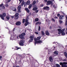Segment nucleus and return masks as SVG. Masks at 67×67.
<instances>
[{"instance_id": "nucleus-63", "label": "nucleus", "mask_w": 67, "mask_h": 67, "mask_svg": "<svg viewBox=\"0 0 67 67\" xmlns=\"http://www.w3.org/2000/svg\"><path fill=\"white\" fill-rule=\"evenodd\" d=\"M66 31H67V28H66Z\"/></svg>"}, {"instance_id": "nucleus-4", "label": "nucleus", "mask_w": 67, "mask_h": 67, "mask_svg": "<svg viewBox=\"0 0 67 67\" xmlns=\"http://www.w3.org/2000/svg\"><path fill=\"white\" fill-rule=\"evenodd\" d=\"M5 16H6V14L5 13H3L2 15L1 14H0V17H1V19L3 20H4V17H5Z\"/></svg>"}, {"instance_id": "nucleus-7", "label": "nucleus", "mask_w": 67, "mask_h": 67, "mask_svg": "<svg viewBox=\"0 0 67 67\" xmlns=\"http://www.w3.org/2000/svg\"><path fill=\"white\" fill-rule=\"evenodd\" d=\"M21 5H19L18 7V12L19 13H20V12H21Z\"/></svg>"}, {"instance_id": "nucleus-13", "label": "nucleus", "mask_w": 67, "mask_h": 67, "mask_svg": "<svg viewBox=\"0 0 67 67\" xmlns=\"http://www.w3.org/2000/svg\"><path fill=\"white\" fill-rule=\"evenodd\" d=\"M15 37L14 36H11L10 37V40H14L15 39Z\"/></svg>"}, {"instance_id": "nucleus-36", "label": "nucleus", "mask_w": 67, "mask_h": 67, "mask_svg": "<svg viewBox=\"0 0 67 67\" xmlns=\"http://www.w3.org/2000/svg\"><path fill=\"white\" fill-rule=\"evenodd\" d=\"M25 22L26 23H28V20H27V19H26L25 20Z\"/></svg>"}, {"instance_id": "nucleus-15", "label": "nucleus", "mask_w": 67, "mask_h": 67, "mask_svg": "<svg viewBox=\"0 0 67 67\" xmlns=\"http://www.w3.org/2000/svg\"><path fill=\"white\" fill-rule=\"evenodd\" d=\"M63 17H64V16L63 15H61L59 18L60 20H62L63 18Z\"/></svg>"}, {"instance_id": "nucleus-31", "label": "nucleus", "mask_w": 67, "mask_h": 67, "mask_svg": "<svg viewBox=\"0 0 67 67\" xmlns=\"http://www.w3.org/2000/svg\"><path fill=\"white\" fill-rule=\"evenodd\" d=\"M25 21V19H23V23H24Z\"/></svg>"}, {"instance_id": "nucleus-47", "label": "nucleus", "mask_w": 67, "mask_h": 67, "mask_svg": "<svg viewBox=\"0 0 67 67\" xmlns=\"http://www.w3.org/2000/svg\"><path fill=\"white\" fill-rule=\"evenodd\" d=\"M14 16H11V18H14Z\"/></svg>"}, {"instance_id": "nucleus-60", "label": "nucleus", "mask_w": 67, "mask_h": 67, "mask_svg": "<svg viewBox=\"0 0 67 67\" xmlns=\"http://www.w3.org/2000/svg\"><path fill=\"white\" fill-rule=\"evenodd\" d=\"M50 29H52V27H51V26L50 27Z\"/></svg>"}, {"instance_id": "nucleus-16", "label": "nucleus", "mask_w": 67, "mask_h": 67, "mask_svg": "<svg viewBox=\"0 0 67 67\" xmlns=\"http://www.w3.org/2000/svg\"><path fill=\"white\" fill-rule=\"evenodd\" d=\"M25 10L26 11L27 13H29L30 12V10H29V9L28 8H25Z\"/></svg>"}, {"instance_id": "nucleus-21", "label": "nucleus", "mask_w": 67, "mask_h": 67, "mask_svg": "<svg viewBox=\"0 0 67 67\" xmlns=\"http://www.w3.org/2000/svg\"><path fill=\"white\" fill-rule=\"evenodd\" d=\"M66 21L65 22V25H67V16L66 17Z\"/></svg>"}, {"instance_id": "nucleus-48", "label": "nucleus", "mask_w": 67, "mask_h": 67, "mask_svg": "<svg viewBox=\"0 0 67 67\" xmlns=\"http://www.w3.org/2000/svg\"><path fill=\"white\" fill-rule=\"evenodd\" d=\"M58 28H60L61 29H62V28H61V27L60 26H58Z\"/></svg>"}, {"instance_id": "nucleus-64", "label": "nucleus", "mask_w": 67, "mask_h": 67, "mask_svg": "<svg viewBox=\"0 0 67 67\" xmlns=\"http://www.w3.org/2000/svg\"><path fill=\"white\" fill-rule=\"evenodd\" d=\"M66 34H67V31H66Z\"/></svg>"}, {"instance_id": "nucleus-27", "label": "nucleus", "mask_w": 67, "mask_h": 67, "mask_svg": "<svg viewBox=\"0 0 67 67\" xmlns=\"http://www.w3.org/2000/svg\"><path fill=\"white\" fill-rule=\"evenodd\" d=\"M62 35H65V33L64 32H62Z\"/></svg>"}, {"instance_id": "nucleus-40", "label": "nucleus", "mask_w": 67, "mask_h": 67, "mask_svg": "<svg viewBox=\"0 0 67 67\" xmlns=\"http://www.w3.org/2000/svg\"><path fill=\"white\" fill-rule=\"evenodd\" d=\"M52 21H55V19H54L53 18H52Z\"/></svg>"}, {"instance_id": "nucleus-53", "label": "nucleus", "mask_w": 67, "mask_h": 67, "mask_svg": "<svg viewBox=\"0 0 67 67\" xmlns=\"http://www.w3.org/2000/svg\"><path fill=\"white\" fill-rule=\"evenodd\" d=\"M11 0H8V2H10Z\"/></svg>"}, {"instance_id": "nucleus-62", "label": "nucleus", "mask_w": 67, "mask_h": 67, "mask_svg": "<svg viewBox=\"0 0 67 67\" xmlns=\"http://www.w3.org/2000/svg\"><path fill=\"white\" fill-rule=\"evenodd\" d=\"M16 67H19V66H16Z\"/></svg>"}, {"instance_id": "nucleus-25", "label": "nucleus", "mask_w": 67, "mask_h": 67, "mask_svg": "<svg viewBox=\"0 0 67 67\" xmlns=\"http://www.w3.org/2000/svg\"><path fill=\"white\" fill-rule=\"evenodd\" d=\"M41 32L42 33V35H45V33L44 32V31H41Z\"/></svg>"}, {"instance_id": "nucleus-58", "label": "nucleus", "mask_w": 67, "mask_h": 67, "mask_svg": "<svg viewBox=\"0 0 67 67\" xmlns=\"http://www.w3.org/2000/svg\"><path fill=\"white\" fill-rule=\"evenodd\" d=\"M48 54H49V50L48 51Z\"/></svg>"}, {"instance_id": "nucleus-49", "label": "nucleus", "mask_w": 67, "mask_h": 67, "mask_svg": "<svg viewBox=\"0 0 67 67\" xmlns=\"http://www.w3.org/2000/svg\"><path fill=\"white\" fill-rule=\"evenodd\" d=\"M15 30V28H14L13 29V31H14V30Z\"/></svg>"}, {"instance_id": "nucleus-61", "label": "nucleus", "mask_w": 67, "mask_h": 67, "mask_svg": "<svg viewBox=\"0 0 67 67\" xmlns=\"http://www.w3.org/2000/svg\"><path fill=\"white\" fill-rule=\"evenodd\" d=\"M41 7H43V5H41Z\"/></svg>"}, {"instance_id": "nucleus-34", "label": "nucleus", "mask_w": 67, "mask_h": 67, "mask_svg": "<svg viewBox=\"0 0 67 67\" xmlns=\"http://www.w3.org/2000/svg\"><path fill=\"white\" fill-rule=\"evenodd\" d=\"M35 21L36 22H37V21H38V18H36L35 20Z\"/></svg>"}, {"instance_id": "nucleus-26", "label": "nucleus", "mask_w": 67, "mask_h": 67, "mask_svg": "<svg viewBox=\"0 0 67 67\" xmlns=\"http://www.w3.org/2000/svg\"><path fill=\"white\" fill-rule=\"evenodd\" d=\"M58 52H56V51H55L54 52V54H55V55H58Z\"/></svg>"}, {"instance_id": "nucleus-51", "label": "nucleus", "mask_w": 67, "mask_h": 67, "mask_svg": "<svg viewBox=\"0 0 67 67\" xmlns=\"http://www.w3.org/2000/svg\"><path fill=\"white\" fill-rule=\"evenodd\" d=\"M39 23L38 22H37L36 23V24H38Z\"/></svg>"}, {"instance_id": "nucleus-54", "label": "nucleus", "mask_w": 67, "mask_h": 67, "mask_svg": "<svg viewBox=\"0 0 67 67\" xmlns=\"http://www.w3.org/2000/svg\"><path fill=\"white\" fill-rule=\"evenodd\" d=\"M54 18H55V19H58V17H54Z\"/></svg>"}, {"instance_id": "nucleus-24", "label": "nucleus", "mask_w": 67, "mask_h": 67, "mask_svg": "<svg viewBox=\"0 0 67 67\" xmlns=\"http://www.w3.org/2000/svg\"><path fill=\"white\" fill-rule=\"evenodd\" d=\"M30 23H26L25 24V26H27L28 25V24H29Z\"/></svg>"}, {"instance_id": "nucleus-41", "label": "nucleus", "mask_w": 67, "mask_h": 67, "mask_svg": "<svg viewBox=\"0 0 67 67\" xmlns=\"http://www.w3.org/2000/svg\"><path fill=\"white\" fill-rule=\"evenodd\" d=\"M19 1H20V2L19 3L20 4V3H21V2H22V0H19Z\"/></svg>"}, {"instance_id": "nucleus-8", "label": "nucleus", "mask_w": 67, "mask_h": 67, "mask_svg": "<svg viewBox=\"0 0 67 67\" xmlns=\"http://www.w3.org/2000/svg\"><path fill=\"white\" fill-rule=\"evenodd\" d=\"M19 13H16L15 15V17L14 19L15 20H16L19 18Z\"/></svg>"}, {"instance_id": "nucleus-6", "label": "nucleus", "mask_w": 67, "mask_h": 67, "mask_svg": "<svg viewBox=\"0 0 67 67\" xmlns=\"http://www.w3.org/2000/svg\"><path fill=\"white\" fill-rule=\"evenodd\" d=\"M3 4H1L0 5V9L1 10H2V9H5V7L4 6H3Z\"/></svg>"}, {"instance_id": "nucleus-18", "label": "nucleus", "mask_w": 67, "mask_h": 67, "mask_svg": "<svg viewBox=\"0 0 67 67\" xmlns=\"http://www.w3.org/2000/svg\"><path fill=\"white\" fill-rule=\"evenodd\" d=\"M12 10L14 11H16V9L15 8V7H13L12 8Z\"/></svg>"}, {"instance_id": "nucleus-19", "label": "nucleus", "mask_w": 67, "mask_h": 67, "mask_svg": "<svg viewBox=\"0 0 67 67\" xmlns=\"http://www.w3.org/2000/svg\"><path fill=\"white\" fill-rule=\"evenodd\" d=\"M27 5H29L30 4V1H28L27 2Z\"/></svg>"}, {"instance_id": "nucleus-55", "label": "nucleus", "mask_w": 67, "mask_h": 67, "mask_svg": "<svg viewBox=\"0 0 67 67\" xmlns=\"http://www.w3.org/2000/svg\"><path fill=\"white\" fill-rule=\"evenodd\" d=\"M55 44H57H57H58V42H54V44H55Z\"/></svg>"}, {"instance_id": "nucleus-20", "label": "nucleus", "mask_w": 67, "mask_h": 67, "mask_svg": "<svg viewBox=\"0 0 67 67\" xmlns=\"http://www.w3.org/2000/svg\"><path fill=\"white\" fill-rule=\"evenodd\" d=\"M64 54L65 55V56L66 57V58H67V53H66V52H64Z\"/></svg>"}, {"instance_id": "nucleus-9", "label": "nucleus", "mask_w": 67, "mask_h": 67, "mask_svg": "<svg viewBox=\"0 0 67 67\" xmlns=\"http://www.w3.org/2000/svg\"><path fill=\"white\" fill-rule=\"evenodd\" d=\"M20 42L19 43V45L20 46H23V43H24V41L21 40L20 41Z\"/></svg>"}, {"instance_id": "nucleus-43", "label": "nucleus", "mask_w": 67, "mask_h": 67, "mask_svg": "<svg viewBox=\"0 0 67 67\" xmlns=\"http://www.w3.org/2000/svg\"><path fill=\"white\" fill-rule=\"evenodd\" d=\"M57 16H60V14H58L57 15Z\"/></svg>"}, {"instance_id": "nucleus-30", "label": "nucleus", "mask_w": 67, "mask_h": 67, "mask_svg": "<svg viewBox=\"0 0 67 67\" xmlns=\"http://www.w3.org/2000/svg\"><path fill=\"white\" fill-rule=\"evenodd\" d=\"M24 1H23L21 3V6H23V5H24Z\"/></svg>"}, {"instance_id": "nucleus-46", "label": "nucleus", "mask_w": 67, "mask_h": 67, "mask_svg": "<svg viewBox=\"0 0 67 67\" xmlns=\"http://www.w3.org/2000/svg\"><path fill=\"white\" fill-rule=\"evenodd\" d=\"M53 7H54V8H56V7L54 5H53Z\"/></svg>"}, {"instance_id": "nucleus-52", "label": "nucleus", "mask_w": 67, "mask_h": 67, "mask_svg": "<svg viewBox=\"0 0 67 67\" xmlns=\"http://www.w3.org/2000/svg\"><path fill=\"white\" fill-rule=\"evenodd\" d=\"M67 60L66 59H64L63 60V61H66Z\"/></svg>"}, {"instance_id": "nucleus-3", "label": "nucleus", "mask_w": 67, "mask_h": 67, "mask_svg": "<svg viewBox=\"0 0 67 67\" xmlns=\"http://www.w3.org/2000/svg\"><path fill=\"white\" fill-rule=\"evenodd\" d=\"M65 30V29H64L62 30H61V29H58V31L59 32L58 33V34H60L62 32H64V31Z\"/></svg>"}, {"instance_id": "nucleus-10", "label": "nucleus", "mask_w": 67, "mask_h": 67, "mask_svg": "<svg viewBox=\"0 0 67 67\" xmlns=\"http://www.w3.org/2000/svg\"><path fill=\"white\" fill-rule=\"evenodd\" d=\"M21 24V23L20 21H18L16 23V25H20Z\"/></svg>"}, {"instance_id": "nucleus-39", "label": "nucleus", "mask_w": 67, "mask_h": 67, "mask_svg": "<svg viewBox=\"0 0 67 67\" xmlns=\"http://www.w3.org/2000/svg\"><path fill=\"white\" fill-rule=\"evenodd\" d=\"M38 30L39 31H40V30H41V27H40V26H39Z\"/></svg>"}, {"instance_id": "nucleus-23", "label": "nucleus", "mask_w": 67, "mask_h": 67, "mask_svg": "<svg viewBox=\"0 0 67 67\" xmlns=\"http://www.w3.org/2000/svg\"><path fill=\"white\" fill-rule=\"evenodd\" d=\"M32 7V4H30L29 6V9H31V8Z\"/></svg>"}, {"instance_id": "nucleus-14", "label": "nucleus", "mask_w": 67, "mask_h": 67, "mask_svg": "<svg viewBox=\"0 0 67 67\" xmlns=\"http://www.w3.org/2000/svg\"><path fill=\"white\" fill-rule=\"evenodd\" d=\"M49 60L51 62H53V58H52V57H49Z\"/></svg>"}, {"instance_id": "nucleus-12", "label": "nucleus", "mask_w": 67, "mask_h": 67, "mask_svg": "<svg viewBox=\"0 0 67 67\" xmlns=\"http://www.w3.org/2000/svg\"><path fill=\"white\" fill-rule=\"evenodd\" d=\"M52 3V2L51 1H49L47 2V5H49L50 4H51Z\"/></svg>"}, {"instance_id": "nucleus-42", "label": "nucleus", "mask_w": 67, "mask_h": 67, "mask_svg": "<svg viewBox=\"0 0 67 67\" xmlns=\"http://www.w3.org/2000/svg\"><path fill=\"white\" fill-rule=\"evenodd\" d=\"M35 34H37V35L38 34V32H35Z\"/></svg>"}, {"instance_id": "nucleus-17", "label": "nucleus", "mask_w": 67, "mask_h": 67, "mask_svg": "<svg viewBox=\"0 0 67 67\" xmlns=\"http://www.w3.org/2000/svg\"><path fill=\"white\" fill-rule=\"evenodd\" d=\"M45 33L46 35H49V33L47 31H46L45 32Z\"/></svg>"}, {"instance_id": "nucleus-29", "label": "nucleus", "mask_w": 67, "mask_h": 67, "mask_svg": "<svg viewBox=\"0 0 67 67\" xmlns=\"http://www.w3.org/2000/svg\"><path fill=\"white\" fill-rule=\"evenodd\" d=\"M6 18L8 20H9V19H10V17L8 16H7Z\"/></svg>"}, {"instance_id": "nucleus-35", "label": "nucleus", "mask_w": 67, "mask_h": 67, "mask_svg": "<svg viewBox=\"0 0 67 67\" xmlns=\"http://www.w3.org/2000/svg\"><path fill=\"white\" fill-rule=\"evenodd\" d=\"M59 21L60 22V24H62V23H63V21L60 20H59Z\"/></svg>"}, {"instance_id": "nucleus-44", "label": "nucleus", "mask_w": 67, "mask_h": 67, "mask_svg": "<svg viewBox=\"0 0 67 67\" xmlns=\"http://www.w3.org/2000/svg\"><path fill=\"white\" fill-rule=\"evenodd\" d=\"M21 49V48H17L16 49V50H18L19 49Z\"/></svg>"}, {"instance_id": "nucleus-28", "label": "nucleus", "mask_w": 67, "mask_h": 67, "mask_svg": "<svg viewBox=\"0 0 67 67\" xmlns=\"http://www.w3.org/2000/svg\"><path fill=\"white\" fill-rule=\"evenodd\" d=\"M30 38L31 39L33 40V39H34V37L31 36L30 37Z\"/></svg>"}, {"instance_id": "nucleus-57", "label": "nucleus", "mask_w": 67, "mask_h": 67, "mask_svg": "<svg viewBox=\"0 0 67 67\" xmlns=\"http://www.w3.org/2000/svg\"><path fill=\"white\" fill-rule=\"evenodd\" d=\"M2 57L1 56H0V59H1L2 58Z\"/></svg>"}, {"instance_id": "nucleus-50", "label": "nucleus", "mask_w": 67, "mask_h": 67, "mask_svg": "<svg viewBox=\"0 0 67 67\" xmlns=\"http://www.w3.org/2000/svg\"><path fill=\"white\" fill-rule=\"evenodd\" d=\"M38 22L39 23H38L39 24H41V22Z\"/></svg>"}, {"instance_id": "nucleus-56", "label": "nucleus", "mask_w": 67, "mask_h": 67, "mask_svg": "<svg viewBox=\"0 0 67 67\" xmlns=\"http://www.w3.org/2000/svg\"><path fill=\"white\" fill-rule=\"evenodd\" d=\"M44 1H45V2H47V0H44Z\"/></svg>"}, {"instance_id": "nucleus-1", "label": "nucleus", "mask_w": 67, "mask_h": 67, "mask_svg": "<svg viewBox=\"0 0 67 67\" xmlns=\"http://www.w3.org/2000/svg\"><path fill=\"white\" fill-rule=\"evenodd\" d=\"M41 37H38L37 38H36V37L34 39V40H35V41L36 42H35V45H36V44H37L38 43H42V41H41L39 40L38 41H37V40H40V39H41Z\"/></svg>"}, {"instance_id": "nucleus-5", "label": "nucleus", "mask_w": 67, "mask_h": 67, "mask_svg": "<svg viewBox=\"0 0 67 67\" xmlns=\"http://www.w3.org/2000/svg\"><path fill=\"white\" fill-rule=\"evenodd\" d=\"M25 35V33H23L19 35V37L20 38H21V39H24V36Z\"/></svg>"}, {"instance_id": "nucleus-22", "label": "nucleus", "mask_w": 67, "mask_h": 67, "mask_svg": "<svg viewBox=\"0 0 67 67\" xmlns=\"http://www.w3.org/2000/svg\"><path fill=\"white\" fill-rule=\"evenodd\" d=\"M37 8H36V7H35L33 9V10L34 11H36L37 9Z\"/></svg>"}, {"instance_id": "nucleus-37", "label": "nucleus", "mask_w": 67, "mask_h": 67, "mask_svg": "<svg viewBox=\"0 0 67 67\" xmlns=\"http://www.w3.org/2000/svg\"><path fill=\"white\" fill-rule=\"evenodd\" d=\"M33 39H31L30 40H29V42H32V41H33Z\"/></svg>"}, {"instance_id": "nucleus-11", "label": "nucleus", "mask_w": 67, "mask_h": 67, "mask_svg": "<svg viewBox=\"0 0 67 67\" xmlns=\"http://www.w3.org/2000/svg\"><path fill=\"white\" fill-rule=\"evenodd\" d=\"M43 9L44 10H49V7H44L43 8Z\"/></svg>"}, {"instance_id": "nucleus-2", "label": "nucleus", "mask_w": 67, "mask_h": 67, "mask_svg": "<svg viewBox=\"0 0 67 67\" xmlns=\"http://www.w3.org/2000/svg\"><path fill=\"white\" fill-rule=\"evenodd\" d=\"M60 65H62V67H67V63L66 62H60Z\"/></svg>"}, {"instance_id": "nucleus-32", "label": "nucleus", "mask_w": 67, "mask_h": 67, "mask_svg": "<svg viewBox=\"0 0 67 67\" xmlns=\"http://www.w3.org/2000/svg\"><path fill=\"white\" fill-rule=\"evenodd\" d=\"M36 3V1H34L32 3V4H33L34 5L35 4V3Z\"/></svg>"}, {"instance_id": "nucleus-45", "label": "nucleus", "mask_w": 67, "mask_h": 67, "mask_svg": "<svg viewBox=\"0 0 67 67\" xmlns=\"http://www.w3.org/2000/svg\"><path fill=\"white\" fill-rule=\"evenodd\" d=\"M38 12V10H37L35 11L36 13H37Z\"/></svg>"}, {"instance_id": "nucleus-59", "label": "nucleus", "mask_w": 67, "mask_h": 67, "mask_svg": "<svg viewBox=\"0 0 67 67\" xmlns=\"http://www.w3.org/2000/svg\"><path fill=\"white\" fill-rule=\"evenodd\" d=\"M8 3V1H7L6 2V3Z\"/></svg>"}, {"instance_id": "nucleus-38", "label": "nucleus", "mask_w": 67, "mask_h": 67, "mask_svg": "<svg viewBox=\"0 0 67 67\" xmlns=\"http://www.w3.org/2000/svg\"><path fill=\"white\" fill-rule=\"evenodd\" d=\"M6 7H9V5H8V4H6L5 5Z\"/></svg>"}, {"instance_id": "nucleus-33", "label": "nucleus", "mask_w": 67, "mask_h": 67, "mask_svg": "<svg viewBox=\"0 0 67 67\" xmlns=\"http://www.w3.org/2000/svg\"><path fill=\"white\" fill-rule=\"evenodd\" d=\"M56 66L57 67H60V65L57 64H56Z\"/></svg>"}]
</instances>
